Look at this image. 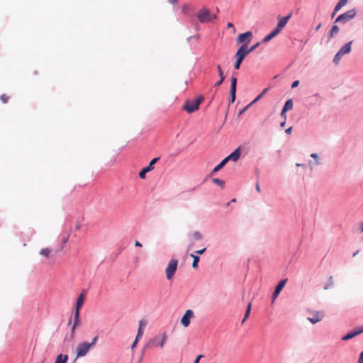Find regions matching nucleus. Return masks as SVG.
I'll return each instance as SVG.
<instances>
[{
  "instance_id": "nucleus-1",
  "label": "nucleus",
  "mask_w": 363,
  "mask_h": 363,
  "mask_svg": "<svg viewBox=\"0 0 363 363\" xmlns=\"http://www.w3.org/2000/svg\"><path fill=\"white\" fill-rule=\"evenodd\" d=\"M167 339V335L166 333H163L160 335H156L155 337L151 338L148 342L145 345V348H154V347H160L162 348L164 345Z\"/></svg>"
},
{
  "instance_id": "nucleus-2",
  "label": "nucleus",
  "mask_w": 363,
  "mask_h": 363,
  "mask_svg": "<svg viewBox=\"0 0 363 363\" xmlns=\"http://www.w3.org/2000/svg\"><path fill=\"white\" fill-rule=\"evenodd\" d=\"M203 100V97L202 96L197 97L192 101L187 100L183 106V109L187 113H191L199 109V105Z\"/></svg>"
},
{
  "instance_id": "nucleus-3",
  "label": "nucleus",
  "mask_w": 363,
  "mask_h": 363,
  "mask_svg": "<svg viewBox=\"0 0 363 363\" xmlns=\"http://www.w3.org/2000/svg\"><path fill=\"white\" fill-rule=\"evenodd\" d=\"M197 18L200 23H208L216 19L217 16L216 14L211 13L208 9L203 8L199 11Z\"/></svg>"
},
{
  "instance_id": "nucleus-4",
  "label": "nucleus",
  "mask_w": 363,
  "mask_h": 363,
  "mask_svg": "<svg viewBox=\"0 0 363 363\" xmlns=\"http://www.w3.org/2000/svg\"><path fill=\"white\" fill-rule=\"evenodd\" d=\"M178 266V260L172 259L169 260L167 267L165 269L166 277L168 280H171L177 271Z\"/></svg>"
},
{
  "instance_id": "nucleus-5",
  "label": "nucleus",
  "mask_w": 363,
  "mask_h": 363,
  "mask_svg": "<svg viewBox=\"0 0 363 363\" xmlns=\"http://www.w3.org/2000/svg\"><path fill=\"white\" fill-rule=\"evenodd\" d=\"M356 16V10L351 9L341 15H340L335 20V23L341 22L342 23H345L348 22L351 19H352Z\"/></svg>"
},
{
  "instance_id": "nucleus-6",
  "label": "nucleus",
  "mask_w": 363,
  "mask_h": 363,
  "mask_svg": "<svg viewBox=\"0 0 363 363\" xmlns=\"http://www.w3.org/2000/svg\"><path fill=\"white\" fill-rule=\"evenodd\" d=\"M91 349L90 345H89V342H82L78 345L76 352H77V356L76 357H81L85 356L89 350Z\"/></svg>"
},
{
  "instance_id": "nucleus-7",
  "label": "nucleus",
  "mask_w": 363,
  "mask_h": 363,
  "mask_svg": "<svg viewBox=\"0 0 363 363\" xmlns=\"http://www.w3.org/2000/svg\"><path fill=\"white\" fill-rule=\"evenodd\" d=\"M247 55V52H245L242 48H240L238 50V51L235 54L236 61L234 65L235 69H238L240 68L242 62L243 61V60L245 58V57Z\"/></svg>"
},
{
  "instance_id": "nucleus-8",
  "label": "nucleus",
  "mask_w": 363,
  "mask_h": 363,
  "mask_svg": "<svg viewBox=\"0 0 363 363\" xmlns=\"http://www.w3.org/2000/svg\"><path fill=\"white\" fill-rule=\"evenodd\" d=\"M159 160V157H155L152 159L149 165L144 167L139 173V177L141 179H145L146 177V174L152 170L154 169V165L157 163V162Z\"/></svg>"
},
{
  "instance_id": "nucleus-9",
  "label": "nucleus",
  "mask_w": 363,
  "mask_h": 363,
  "mask_svg": "<svg viewBox=\"0 0 363 363\" xmlns=\"http://www.w3.org/2000/svg\"><path fill=\"white\" fill-rule=\"evenodd\" d=\"M85 301V294L81 293L79 296L77 297L75 310H74V318H79V310L83 306Z\"/></svg>"
},
{
  "instance_id": "nucleus-10",
  "label": "nucleus",
  "mask_w": 363,
  "mask_h": 363,
  "mask_svg": "<svg viewBox=\"0 0 363 363\" xmlns=\"http://www.w3.org/2000/svg\"><path fill=\"white\" fill-rule=\"evenodd\" d=\"M363 333V326H359L354 330L349 332L342 337V340L347 341Z\"/></svg>"
},
{
  "instance_id": "nucleus-11",
  "label": "nucleus",
  "mask_w": 363,
  "mask_h": 363,
  "mask_svg": "<svg viewBox=\"0 0 363 363\" xmlns=\"http://www.w3.org/2000/svg\"><path fill=\"white\" fill-rule=\"evenodd\" d=\"M252 37V33L251 31H247L240 34L237 38V41L238 43H243L245 42L247 44L251 41Z\"/></svg>"
},
{
  "instance_id": "nucleus-12",
  "label": "nucleus",
  "mask_w": 363,
  "mask_h": 363,
  "mask_svg": "<svg viewBox=\"0 0 363 363\" xmlns=\"http://www.w3.org/2000/svg\"><path fill=\"white\" fill-rule=\"evenodd\" d=\"M240 155H241V152L240 150V147H238L235 150H234L231 154H230L225 159L227 161V162L230 160L236 162L239 160Z\"/></svg>"
},
{
  "instance_id": "nucleus-13",
  "label": "nucleus",
  "mask_w": 363,
  "mask_h": 363,
  "mask_svg": "<svg viewBox=\"0 0 363 363\" xmlns=\"http://www.w3.org/2000/svg\"><path fill=\"white\" fill-rule=\"evenodd\" d=\"M287 281V279H284V280H281V281H279V283L276 286V289L273 293V295H272V297H273V299L274 300L277 296L278 295L280 294L281 291L282 290V289L284 287Z\"/></svg>"
},
{
  "instance_id": "nucleus-14",
  "label": "nucleus",
  "mask_w": 363,
  "mask_h": 363,
  "mask_svg": "<svg viewBox=\"0 0 363 363\" xmlns=\"http://www.w3.org/2000/svg\"><path fill=\"white\" fill-rule=\"evenodd\" d=\"M236 84L237 79L234 77L231 78V85H230V95H231V102L233 103L235 100V93H236Z\"/></svg>"
},
{
  "instance_id": "nucleus-15",
  "label": "nucleus",
  "mask_w": 363,
  "mask_h": 363,
  "mask_svg": "<svg viewBox=\"0 0 363 363\" xmlns=\"http://www.w3.org/2000/svg\"><path fill=\"white\" fill-rule=\"evenodd\" d=\"M146 325H147V321L143 319L140 321L138 331V334L136 336V340H138L140 338L142 337V336L143 335L144 328L146 327Z\"/></svg>"
},
{
  "instance_id": "nucleus-16",
  "label": "nucleus",
  "mask_w": 363,
  "mask_h": 363,
  "mask_svg": "<svg viewBox=\"0 0 363 363\" xmlns=\"http://www.w3.org/2000/svg\"><path fill=\"white\" fill-rule=\"evenodd\" d=\"M291 14H289L288 16H286L285 17L279 18V22H278V24L277 26H278L279 28H281L282 30L286 25V23H287L288 21L289 20V18H291Z\"/></svg>"
},
{
  "instance_id": "nucleus-17",
  "label": "nucleus",
  "mask_w": 363,
  "mask_h": 363,
  "mask_svg": "<svg viewBox=\"0 0 363 363\" xmlns=\"http://www.w3.org/2000/svg\"><path fill=\"white\" fill-rule=\"evenodd\" d=\"M352 41H350L345 45H344L339 52L342 55L349 54L351 52V45H352Z\"/></svg>"
},
{
  "instance_id": "nucleus-18",
  "label": "nucleus",
  "mask_w": 363,
  "mask_h": 363,
  "mask_svg": "<svg viewBox=\"0 0 363 363\" xmlns=\"http://www.w3.org/2000/svg\"><path fill=\"white\" fill-rule=\"evenodd\" d=\"M259 44L260 43L258 42L256 44H255L253 46H252L251 48H248L247 43H245V44L242 45L240 48H242L245 52H247V55H248L250 52H252V51H254L259 45Z\"/></svg>"
},
{
  "instance_id": "nucleus-19",
  "label": "nucleus",
  "mask_w": 363,
  "mask_h": 363,
  "mask_svg": "<svg viewBox=\"0 0 363 363\" xmlns=\"http://www.w3.org/2000/svg\"><path fill=\"white\" fill-rule=\"evenodd\" d=\"M68 360V356L67 354H60L57 355L55 363H67Z\"/></svg>"
},
{
  "instance_id": "nucleus-20",
  "label": "nucleus",
  "mask_w": 363,
  "mask_h": 363,
  "mask_svg": "<svg viewBox=\"0 0 363 363\" xmlns=\"http://www.w3.org/2000/svg\"><path fill=\"white\" fill-rule=\"evenodd\" d=\"M51 252H52V250L46 247V248H43L40 250V255L46 258H48V257H50Z\"/></svg>"
},
{
  "instance_id": "nucleus-21",
  "label": "nucleus",
  "mask_w": 363,
  "mask_h": 363,
  "mask_svg": "<svg viewBox=\"0 0 363 363\" xmlns=\"http://www.w3.org/2000/svg\"><path fill=\"white\" fill-rule=\"evenodd\" d=\"M348 0H339L335 7V12L339 11L347 3Z\"/></svg>"
},
{
  "instance_id": "nucleus-22",
  "label": "nucleus",
  "mask_w": 363,
  "mask_h": 363,
  "mask_svg": "<svg viewBox=\"0 0 363 363\" xmlns=\"http://www.w3.org/2000/svg\"><path fill=\"white\" fill-rule=\"evenodd\" d=\"M227 163L225 159L223 160L217 166H216L212 172V173H215L220 170Z\"/></svg>"
},
{
  "instance_id": "nucleus-23",
  "label": "nucleus",
  "mask_w": 363,
  "mask_h": 363,
  "mask_svg": "<svg viewBox=\"0 0 363 363\" xmlns=\"http://www.w3.org/2000/svg\"><path fill=\"white\" fill-rule=\"evenodd\" d=\"M293 101L291 99H289L286 101L284 106L283 108L284 111H287L291 110L293 108Z\"/></svg>"
},
{
  "instance_id": "nucleus-24",
  "label": "nucleus",
  "mask_w": 363,
  "mask_h": 363,
  "mask_svg": "<svg viewBox=\"0 0 363 363\" xmlns=\"http://www.w3.org/2000/svg\"><path fill=\"white\" fill-rule=\"evenodd\" d=\"M190 256L193 258L192 267L196 269L198 267V263L199 262V257L194 254H191Z\"/></svg>"
},
{
  "instance_id": "nucleus-25",
  "label": "nucleus",
  "mask_w": 363,
  "mask_h": 363,
  "mask_svg": "<svg viewBox=\"0 0 363 363\" xmlns=\"http://www.w3.org/2000/svg\"><path fill=\"white\" fill-rule=\"evenodd\" d=\"M339 32V28L337 25H333L329 34L330 38H333Z\"/></svg>"
},
{
  "instance_id": "nucleus-26",
  "label": "nucleus",
  "mask_w": 363,
  "mask_h": 363,
  "mask_svg": "<svg viewBox=\"0 0 363 363\" xmlns=\"http://www.w3.org/2000/svg\"><path fill=\"white\" fill-rule=\"evenodd\" d=\"M343 55L338 51L337 53L335 55L334 57V59H333V62L335 64V65H337L341 59V57H342Z\"/></svg>"
},
{
  "instance_id": "nucleus-27",
  "label": "nucleus",
  "mask_w": 363,
  "mask_h": 363,
  "mask_svg": "<svg viewBox=\"0 0 363 363\" xmlns=\"http://www.w3.org/2000/svg\"><path fill=\"white\" fill-rule=\"evenodd\" d=\"M193 237H194V240H200L202 239V235L199 231H195L193 233Z\"/></svg>"
},
{
  "instance_id": "nucleus-28",
  "label": "nucleus",
  "mask_w": 363,
  "mask_h": 363,
  "mask_svg": "<svg viewBox=\"0 0 363 363\" xmlns=\"http://www.w3.org/2000/svg\"><path fill=\"white\" fill-rule=\"evenodd\" d=\"M213 182L217 185H219L220 186H223L225 184L224 181L218 179V178H214L213 179Z\"/></svg>"
},
{
  "instance_id": "nucleus-29",
  "label": "nucleus",
  "mask_w": 363,
  "mask_h": 363,
  "mask_svg": "<svg viewBox=\"0 0 363 363\" xmlns=\"http://www.w3.org/2000/svg\"><path fill=\"white\" fill-rule=\"evenodd\" d=\"M217 69H218L220 78H221V81H224L225 77H224L223 72L220 65H217Z\"/></svg>"
},
{
  "instance_id": "nucleus-30",
  "label": "nucleus",
  "mask_w": 363,
  "mask_h": 363,
  "mask_svg": "<svg viewBox=\"0 0 363 363\" xmlns=\"http://www.w3.org/2000/svg\"><path fill=\"white\" fill-rule=\"evenodd\" d=\"M333 285V277L330 276L329 277L328 284L324 286V289H325V290L329 289Z\"/></svg>"
},
{
  "instance_id": "nucleus-31",
  "label": "nucleus",
  "mask_w": 363,
  "mask_h": 363,
  "mask_svg": "<svg viewBox=\"0 0 363 363\" xmlns=\"http://www.w3.org/2000/svg\"><path fill=\"white\" fill-rule=\"evenodd\" d=\"M194 313L191 310H187L182 318H192Z\"/></svg>"
},
{
  "instance_id": "nucleus-32",
  "label": "nucleus",
  "mask_w": 363,
  "mask_h": 363,
  "mask_svg": "<svg viewBox=\"0 0 363 363\" xmlns=\"http://www.w3.org/2000/svg\"><path fill=\"white\" fill-rule=\"evenodd\" d=\"M9 96H8L6 94H2L0 96V99L1 100V101L4 103V104H6L9 101Z\"/></svg>"
},
{
  "instance_id": "nucleus-33",
  "label": "nucleus",
  "mask_w": 363,
  "mask_h": 363,
  "mask_svg": "<svg viewBox=\"0 0 363 363\" xmlns=\"http://www.w3.org/2000/svg\"><path fill=\"white\" fill-rule=\"evenodd\" d=\"M281 29L279 28L278 26H277L272 32L271 33L275 37L277 36L280 32Z\"/></svg>"
},
{
  "instance_id": "nucleus-34",
  "label": "nucleus",
  "mask_w": 363,
  "mask_h": 363,
  "mask_svg": "<svg viewBox=\"0 0 363 363\" xmlns=\"http://www.w3.org/2000/svg\"><path fill=\"white\" fill-rule=\"evenodd\" d=\"M273 38H274V36L270 33L269 34H268L267 36H265L264 38L263 42L267 43V42L269 41L270 40H272Z\"/></svg>"
},
{
  "instance_id": "nucleus-35",
  "label": "nucleus",
  "mask_w": 363,
  "mask_h": 363,
  "mask_svg": "<svg viewBox=\"0 0 363 363\" xmlns=\"http://www.w3.org/2000/svg\"><path fill=\"white\" fill-rule=\"evenodd\" d=\"M191 319H181V323L184 325V327H187L190 324Z\"/></svg>"
},
{
  "instance_id": "nucleus-36",
  "label": "nucleus",
  "mask_w": 363,
  "mask_h": 363,
  "mask_svg": "<svg viewBox=\"0 0 363 363\" xmlns=\"http://www.w3.org/2000/svg\"><path fill=\"white\" fill-rule=\"evenodd\" d=\"M250 309H251V303H249L248 306H247V308L246 309L244 318H247L249 316L250 312Z\"/></svg>"
},
{
  "instance_id": "nucleus-37",
  "label": "nucleus",
  "mask_w": 363,
  "mask_h": 363,
  "mask_svg": "<svg viewBox=\"0 0 363 363\" xmlns=\"http://www.w3.org/2000/svg\"><path fill=\"white\" fill-rule=\"evenodd\" d=\"M97 340H98V337H95L93 338L91 342L89 343V345H90L91 347H93L96 343Z\"/></svg>"
},
{
  "instance_id": "nucleus-38",
  "label": "nucleus",
  "mask_w": 363,
  "mask_h": 363,
  "mask_svg": "<svg viewBox=\"0 0 363 363\" xmlns=\"http://www.w3.org/2000/svg\"><path fill=\"white\" fill-rule=\"evenodd\" d=\"M206 248L204 247L202 250H199L196 251V253L198 254V255H202V254H203L206 252Z\"/></svg>"
},
{
  "instance_id": "nucleus-39",
  "label": "nucleus",
  "mask_w": 363,
  "mask_h": 363,
  "mask_svg": "<svg viewBox=\"0 0 363 363\" xmlns=\"http://www.w3.org/2000/svg\"><path fill=\"white\" fill-rule=\"evenodd\" d=\"M358 363H363V351L360 353V355H359V357L358 359Z\"/></svg>"
},
{
  "instance_id": "nucleus-40",
  "label": "nucleus",
  "mask_w": 363,
  "mask_h": 363,
  "mask_svg": "<svg viewBox=\"0 0 363 363\" xmlns=\"http://www.w3.org/2000/svg\"><path fill=\"white\" fill-rule=\"evenodd\" d=\"M79 319H78V318L74 319V325H73V326H72V330H74L75 327H76V326L77 325V324L79 323Z\"/></svg>"
},
{
  "instance_id": "nucleus-41",
  "label": "nucleus",
  "mask_w": 363,
  "mask_h": 363,
  "mask_svg": "<svg viewBox=\"0 0 363 363\" xmlns=\"http://www.w3.org/2000/svg\"><path fill=\"white\" fill-rule=\"evenodd\" d=\"M299 84V81L296 80V81H294L292 84H291V87L292 88H295Z\"/></svg>"
},
{
  "instance_id": "nucleus-42",
  "label": "nucleus",
  "mask_w": 363,
  "mask_h": 363,
  "mask_svg": "<svg viewBox=\"0 0 363 363\" xmlns=\"http://www.w3.org/2000/svg\"><path fill=\"white\" fill-rule=\"evenodd\" d=\"M227 27L229 28H233L234 32L235 31V28L234 25L232 23H228V25H227Z\"/></svg>"
},
{
  "instance_id": "nucleus-43",
  "label": "nucleus",
  "mask_w": 363,
  "mask_h": 363,
  "mask_svg": "<svg viewBox=\"0 0 363 363\" xmlns=\"http://www.w3.org/2000/svg\"><path fill=\"white\" fill-rule=\"evenodd\" d=\"M263 96V95L262 94H260L259 95H258L257 96V98L252 101V104L253 103H255L257 102L258 100H259Z\"/></svg>"
},
{
  "instance_id": "nucleus-44",
  "label": "nucleus",
  "mask_w": 363,
  "mask_h": 363,
  "mask_svg": "<svg viewBox=\"0 0 363 363\" xmlns=\"http://www.w3.org/2000/svg\"><path fill=\"white\" fill-rule=\"evenodd\" d=\"M263 96V95L262 94H260L259 95H258L257 96V98L252 101V104L253 103H255L257 102L258 100H259Z\"/></svg>"
},
{
  "instance_id": "nucleus-45",
  "label": "nucleus",
  "mask_w": 363,
  "mask_h": 363,
  "mask_svg": "<svg viewBox=\"0 0 363 363\" xmlns=\"http://www.w3.org/2000/svg\"><path fill=\"white\" fill-rule=\"evenodd\" d=\"M311 323L312 324H315L316 323H318L320 319H313V318H311V319H309Z\"/></svg>"
},
{
  "instance_id": "nucleus-46",
  "label": "nucleus",
  "mask_w": 363,
  "mask_h": 363,
  "mask_svg": "<svg viewBox=\"0 0 363 363\" xmlns=\"http://www.w3.org/2000/svg\"><path fill=\"white\" fill-rule=\"evenodd\" d=\"M286 111H284V109H282L281 113V116L282 118H284L285 120H286Z\"/></svg>"
},
{
  "instance_id": "nucleus-47",
  "label": "nucleus",
  "mask_w": 363,
  "mask_h": 363,
  "mask_svg": "<svg viewBox=\"0 0 363 363\" xmlns=\"http://www.w3.org/2000/svg\"><path fill=\"white\" fill-rule=\"evenodd\" d=\"M223 82V81H221V78L220 79L219 81H218L216 84H215V86H220L222 83Z\"/></svg>"
},
{
  "instance_id": "nucleus-48",
  "label": "nucleus",
  "mask_w": 363,
  "mask_h": 363,
  "mask_svg": "<svg viewBox=\"0 0 363 363\" xmlns=\"http://www.w3.org/2000/svg\"><path fill=\"white\" fill-rule=\"evenodd\" d=\"M323 315H324L323 312H322V311H318V312H317V316H318L317 318H319L320 316H321V317H322V316H323Z\"/></svg>"
},
{
  "instance_id": "nucleus-49",
  "label": "nucleus",
  "mask_w": 363,
  "mask_h": 363,
  "mask_svg": "<svg viewBox=\"0 0 363 363\" xmlns=\"http://www.w3.org/2000/svg\"><path fill=\"white\" fill-rule=\"evenodd\" d=\"M256 190L258 191V192H260L261 191V189H260V186H259V182H257L256 184Z\"/></svg>"
},
{
  "instance_id": "nucleus-50",
  "label": "nucleus",
  "mask_w": 363,
  "mask_h": 363,
  "mask_svg": "<svg viewBox=\"0 0 363 363\" xmlns=\"http://www.w3.org/2000/svg\"><path fill=\"white\" fill-rule=\"evenodd\" d=\"M138 342V340H136V339L135 340V341L133 342L132 345H131V349L133 350L134 347H135L136 344Z\"/></svg>"
},
{
  "instance_id": "nucleus-51",
  "label": "nucleus",
  "mask_w": 363,
  "mask_h": 363,
  "mask_svg": "<svg viewBox=\"0 0 363 363\" xmlns=\"http://www.w3.org/2000/svg\"><path fill=\"white\" fill-rule=\"evenodd\" d=\"M291 130H292V127H289V128H287V129L286 130V133L287 134H290V133H291Z\"/></svg>"
},
{
  "instance_id": "nucleus-52",
  "label": "nucleus",
  "mask_w": 363,
  "mask_h": 363,
  "mask_svg": "<svg viewBox=\"0 0 363 363\" xmlns=\"http://www.w3.org/2000/svg\"><path fill=\"white\" fill-rule=\"evenodd\" d=\"M359 230H360V232L362 233L363 232V222H361L359 223Z\"/></svg>"
},
{
  "instance_id": "nucleus-53",
  "label": "nucleus",
  "mask_w": 363,
  "mask_h": 363,
  "mask_svg": "<svg viewBox=\"0 0 363 363\" xmlns=\"http://www.w3.org/2000/svg\"><path fill=\"white\" fill-rule=\"evenodd\" d=\"M311 157L314 158V159H315V160L318 159V155L316 153L311 154Z\"/></svg>"
},
{
  "instance_id": "nucleus-54",
  "label": "nucleus",
  "mask_w": 363,
  "mask_h": 363,
  "mask_svg": "<svg viewBox=\"0 0 363 363\" xmlns=\"http://www.w3.org/2000/svg\"><path fill=\"white\" fill-rule=\"evenodd\" d=\"M135 245L136 247H142V244L140 242H138V241H135Z\"/></svg>"
},
{
  "instance_id": "nucleus-55",
  "label": "nucleus",
  "mask_w": 363,
  "mask_h": 363,
  "mask_svg": "<svg viewBox=\"0 0 363 363\" xmlns=\"http://www.w3.org/2000/svg\"><path fill=\"white\" fill-rule=\"evenodd\" d=\"M203 357V355L202 354H199L197 356V357L196 358V359H198V361L199 362V360L201 359V358Z\"/></svg>"
},
{
  "instance_id": "nucleus-56",
  "label": "nucleus",
  "mask_w": 363,
  "mask_h": 363,
  "mask_svg": "<svg viewBox=\"0 0 363 363\" xmlns=\"http://www.w3.org/2000/svg\"><path fill=\"white\" fill-rule=\"evenodd\" d=\"M267 91H268V89H267V88H266V89H264L262 91V92L261 94L264 96V95L267 93Z\"/></svg>"
},
{
  "instance_id": "nucleus-57",
  "label": "nucleus",
  "mask_w": 363,
  "mask_h": 363,
  "mask_svg": "<svg viewBox=\"0 0 363 363\" xmlns=\"http://www.w3.org/2000/svg\"><path fill=\"white\" fill-rule=\"evenodd\" d=\"M67 241H68V238H67H67H64L62 239V242H63V243H66Z\"/></svg>"
},
{
  "instance_id": "nucleus-58",
  "label": "nucleus",
  "mask_w": 363,
  "mask_h": 363,
  "mask_svg": "<svg viewBox=\"0 0 363 363\" xmlns=\"http://www.w3.org/2000/svg\"><path fill=\"white\" fill-rule=\"evenodd\" d=\"M320 26H321V23H319V24L316 26L315 30H319V28H320Z\"/></svg>"
},
{
  "instance_id": "nucleus-59",
  "label": "nucleus",
  "mask_w": 363,
  "mask_h": 363,
  "mask_svg": "<svg viewBox=\"0 0 363 363\" xmlns=\"http://www.w3.org/2000/svg\"><path fill=\"white\" fill-rule=\"evenodd\" d=\"M285 123H286V122H285V121H284V122H282V123H281V127H284V126L285 125Z\"/></svg>"
},
{
  "instance_id": "nucleus-60",
  "label": "nucleus",
  "mask_w": 363,
  "mask_h": 363,
  "mask_svg": "<svg viewBox=\"0 0 363 363\" xmlns=\"http://www.w3.org/2000/svg\"><path fill=\"white\" fill-rule=\"evenodd\" d=\"M245 320H246V319H242V321H241V323H240V325H243V324H244V323H245Z\"/></svg>"
},
{
  "instance_id": "nucleus-61",
  "label": "nucleus",
  "mask_w": 363,
  "mask_h": 363,
  "mask_svg": "<svg viewBox=\"0 0 363 363\" xmlns=\"http://www.w3.org/2000/svg\"><path fill=\"white\" fill-rule=\"evenodd\" d=\"M359 252V250H357L355 253L353 254V257L357 255V253Z\"/></svg>"
},
{
  "instance_id": "nucleus-62",
  "label": "nucleus",
  "mask_w": 363,
  "mask_h": 363,
  "mask_svg": "<svg viewBox=\"0 0 363 363\" xmlns=\"http://www.w3.org/2000/svg\"><path fill=\"white\" fill-rule=\"evenodd\" d=\"M186 8H187V6H186V5H185V6H183V10L184 11L185 9H186Z\"/></svg>"
},
{
  "instance_id": "nucleus-63",
  "label": "nucleus",
  "mask_w": 363,
  "mask_h": 363,
  "mask_svg": "<svg viewBox=\"0 0 363 363\" xmlns=\"http://www.w3.org/2000/svg\"><path fill=\"white\" fill-rule=\"evenodd\" d=\"M194 363H199V362L198 361V359H195Z\"/></svg>"
},
{
  "instance_id": "nucleus-64",
  "label": "nucleus",
  "mask_w": 363,
  "mask_h": 363,
  "mask_svg": "<svg viewBox=\"0 0 363 363\" xmlns=\"http://www.w3.org/2000/svg\"><path fill=\"white\" fill-rule=\"evenodd\" d=\"M337 13V12H335V11H333V13L332 16H334L335 15V13Z\"/></svg>"
}]
</instances>
